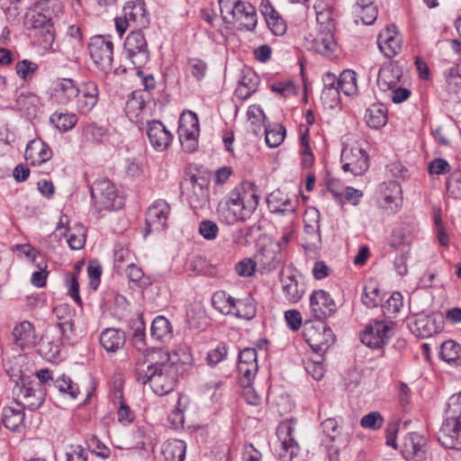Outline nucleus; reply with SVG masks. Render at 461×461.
Here are the masks:
<instances>
[{
  "instance_id": "59",
  "label": "nucleus",
  "mask_w": 461,
  "mask_h": 461,
  "mask_svg": "<svg viewBox=\"0 0 461 461\" xmlns=\"http://www.w3.org/2000/svg\"><path fill=\"white\" fill-rule=\"evenodd\" d=\"M257 262L251 258H244L236 265V272L240 276H251L255 273Z\"/></svg>"
},
{
  "instance_id": "1",
  "label": "nucleus",
  "mask_w": 461,
  "mask_h": 461,
  "mask_svg": "<svg viewBox=\"0 0 461 461\" xmlns=\"http://www.w3.org/2000/svg\"><path fill=\"white\" fill-rule=\"evenodd\" d=\"M183 370V363L171 360L162 348H152L136 360L134 376L139 384H149L156 394L162 396L174 390Z\"/></svg>"
},
{
  "instance_id": "14",
  "label": "nucleus",
  "mask_w": 461,
  "mask_h": 461,
  "mask_svg": "<svg viewBox=\"0 0 461 461\" xmlns=\"http://www.w3.org/2000/svg\"><path fill=\"white\" fill-rule=\"evenodd\" d=\"M199 132L200 127L196 113L188 112L186 117L181 118L178 128L179 140L185 149L192 152L196 149Z\"/></svg>"
},
{
  "instance_id": "8",
  "label": "nucleus",
  "mask_w": 461,
  "mask_h": 461,
  "mask_svg": "<svg viewBox=\"0 0 461 461\" xmlns=\"http://www.w3.org/2000/svg\"><path fill=\"white\" fill-rule=\"evenodd\" d=\"M342 169L354 176L363 175L369 167V157L366 150L358 144L347 145L343 148L340 156Z\"/></svg>"
},
{
  "instance_id": "4",
  "label": "nucleus",
  "mask_w": 461,
  "mask_h": 461,
  "mask_svg": "<svg viewBox=\"0 0 461 461\" xmlns=\"http://www.w3.org/2000/svg\"><path fill=\"white\" fill-rule=\"evenodd\" d=\"M91 198L94 208L102 211H116L124 205V198L119 194L115 185L106 178L98 179L91 187Z\"/></svg>"
},
{
  "instance_id": "9",
  "label": "nucleus",
  "mask_w": 461,
  "mask_h": 461,
  "mask_svg": "<svg viewBox=\"0 0 461 461\" xmlns=\"http://www.w3.org/2000/svg\"><path fill=\"white\" fill-rule=\"evenodd\" d=\"M294 431L291 420L280 423L276 429V435L281 441V445L276 450L280 461H292L301 450L300 445L294 438Z\"/></svg>"
},
{
  "instance_id": "2",
  "label": "nucleus",
  "mask_w": 461,
  "mask_h": 461,
  "mask_svg": "<svg viewBox=\"0 0 461 461\" xmlns=\"http://www.w3.org/2000/svg\"><path fill=\"white\" fill-rule=\"evenodd\" d=\"M258 195L253 191L231 193L222 199L217 207V214L221 221L233 224L245 221L257 209Z\"/></svg>"
},
{
  "instance_id": "16",
  "label": "nucleus",
  "mask_w": 461,
  "mask_h": 461,
  "mask_svg": "<svg viewBox=\"0 0 461 461\" xmlns=\"http://www.w3.org/2000/svg\"><path fill=\"white\" fill-rule=\"evenodd\" d=\"M238 372L242 386L251 385L258 370L256 348H246L239 354Z\"/></svg>"
},
{
  "instance_id": "31",
  "label": "nucleus",
  "mask_w": 461,
  "mask_h": 461,
  "mask_svg": "<svg viewBox=\"0 0 461 461\" xmlns=\"http://www.w3.org/2000/svg\"><path fill=\"white\" fill-rule=\"evenodd\" d=\"M16 107L23 112L29 119L35 118L40 111V98L30 91L21 92L16 96Z\"/></svg>"
},
{
  "instance_id": "53",
  "label": "nucleus",
  "mask_w": 461,
  "mask_h": 461,
  "mask_svg": "<svg viewBox=\"0 0 461 461\" xmlns=\"http://www.w3.org/2000/svg\"><path fill=\"white\" fill-rule=\"evenodd\" d=\"M219 232L218 225L210 220L202 221L199 225V233L208 240H212L217 237Z\"/></svg>"
},
{
  "instance_id": "45",
  "label": "nucleus",
  "mask_w": 461,
  "mask_h": 461,
  "mask_svg": "<svg viewBox=\"0 0 461 461\" xmlns=\"http://www.w3.org/2000/svg\"><path fill=\"white\" fill-rule=\"evenodd\" d=\"M53 385L60 393L68 394L70 399H76L79 393L78 386L73 383L70 377H68L65 375L53 381Z\"/></svg>"
},
{
  "instance_id": "17",
  "label": "nucleus",
  "mask_w": 461,
  "mask_h": 461,
  "mask_svg": "<svg viewBox=\"0 0 461 461\" xmlns=\"http://www.w3.org/2000/svg\"><path fill=\"white\" fill-rule=\"evenodd\" d=\"M282 259L281 248L278 243H268L261 247L255 255V260L260 273L274 271Z\"/></svg>"
},
{
  "instance_id": "21",
  "label": "nucleus",
  "mask_w": 461,
  "mask_h": 461,
  "mask_svg": "<svg viewBox=\"0 0 461 461\" xmlns=\"http://www.w3.org/2000/svg\"><path fill=\"white\" fill-rule=\"evenodd\" d=\"M268 210L271 213L293 215L296 211L297 203L279 189L270 193L267 198Z\"/></svg>"
},
{
  "instance_id": "26",
  "label": "nucleus",
  "mask_w": 461,
  "mask_h": 461,
  "mask_svg": "<svg viewBox=\"0 0 461 461\" xmlns=\"http://www.w3.org/2000/svg\"><path fill=\"white\" fill-rule=\"evenodd\" d=\"M14 340L21 348H32L36 345L37 337L33 325L27 321L16 325L13 330Z\"/></svg>"
},
{
  "instance_id": "20",
  "label": "nucleus",
  "mask_w": 461,
  "mask_h": 461,
  "mask_svg": "<svg viewBox=\"0 0 461 461\" xmlns=\"http://www.w3.org/2000/svg\"><path fill=\"white\" fill-rule=\"evenodd\" d=\"M230 18L237 23L240 31H253L258 22L256 8L251 4L242 1L234 7V12Z\"/></svg>"
},
{
  "instance_id": "30",
  "label": "nucleus",
  "mask_w": 461,
  "mask_h": 461,
  "mask_svg": "<svg viewBox=\"0 0 461 461\" xmlns=\"http://www.w3.org/2000/svg\"><path fill=\"white\" fill-rule=\"evenodd\" d=\"M365 120L368 127L379 130L388 122V109L382 103L371 104L366 111Z\"/></svg>"
},
{
  "instance_id": "24",
  "label": "nucleus",
  "mask_w": 461,
  "mask_h": 461,
  "mask_svg": "<svg viewBox=\"0 0 461 461\" xmlns=\"http://www.w3.org/2000/svg\"><path fill=\"white\" fill-rule=\"evenodd\" d=\"M377 44L380 50L385 57L391 59L394 57L401 50V39L395 31V26L387 27L384 32L379 33Z\"/></svg>"
},
{
  "instance_id": "41",
  "label": "nucleus",
  "mask_w": 461,
  "mask_h": 461,
  "mask_svg": "<svg viewBox=\"0 0 461 461\" xmlns=\"http://www.w3.org/2000/svg\"><path fill=\"white\" fill-rule=\"evenodd\" d=\"M264 133L267 145L270 148H276L284 141L286 130L281 124H275L271 128L266 126Z\"/></svg>"
},
{
  "instance_id": "19",
  "label": "nucleus",
  "mask_w": 461,
  "mask_h": 461,
  "mask_svg": "<svg viewBox=\"0 0 461 461\" xmlns=\"http://www.w3.org/2000/svg\"><path fill=\"white\" fill-rule=\"evenodd\" d=\"M426 453V438L417 433H409L403 440L402 454L408 461H423Z\"/></svg>"
},
{
  "instance_id": "49",
  "label": "nucleus",
  "mask_w": 461,
  "mask_h": 461,
  "mask_svg": "<svg viewBox=\"0 0 461 461\" xmlns=\"http://www.w3.org/2000/svg\"><path fill=\"white\" fill-rule=\"evenodd\" d=\"M67 236V230L64 232ZM68 244L71 249L77 250L84 247L86 242V232L84 227L79 225L76 227L75 231L68 235Z\"/></svg>"
},
{
  "instance_id": "54",
  "label": "nucleus",
  "mask_w": 461,
  "mask_h": 461,
  "mask_svg": "<svg viewBox=\"0 0 461 461\" xmlns=\"http://www.w3.org/2000/svg\"><path fill=\"white\" fill-rule=\"evenodd\" d=\"M384 419L378 411L369 412L368 414L365 415L360 420V424L363 428L372 429H377L381 428Z\"/></svg>"
},
{
  "instance_id": "61",
  "label": "nucleus",
  "mask_w": 461,
  "mask_h": 461,
  "mask_svg": "<svg viewBox=\"0 0 461 461\" xmlns=\"http://www.w3.org/2000/svg\"><path fill=\"white\" fill-rule=\"evenodd\" d=\"M357 86V74L352 69H344L337 77V86Z\"/></svg>"
},
{
  "instance_id": "52",
  "label": "nucleus",
  "mask_w": 461,
  "mask_h": 461,
  "mask_svg": "<svg viewBox=\"0 0 461 461\" xmlns=\"http://www.w3.org/2000/svg\"><path fill=\"white\" fill-rule=\"evenodd\" d=\"M305 371L316 381L321 380L324 375V366L321 360L308 359L304 363Z\"/></svg>"
},
{
  "instance_id": "36",
  "label": "nucleus",
  "mask_w": 461,
  "mask_h": 461,
  "mask_svg": "<svg viewBox=\"0 0 461 461\" xmlns=\"http://www.w3.org/2000/svg\"><path fill=\"white\" fill-rule=\"evenodd\" d=\"M150 334L157 340L167 341L173 337L172 325L166 317L157 316L151 323Z\"/></svg>"
},
{
  "instance_id": "46",
  "label": "nucleus",
  "mask_w": 461,
  "mask_h": 461,
  "mask_svg": "<svg viewBox=\"0 0 461 461\" xmlns=\"http://www.w3.org/2000/svg\"><path fill=\"white\" fill-rule=\"evenodd\" d=\"M341 88H322L321 93V100L324 106L334 109L341 103L340 97Z\"/></svg>"
},
{
  "instance_id": "60",
  "label": "nucleus",
  "mask_w": 461,
  "mask_h": 461,
  "mask_svg": "<svg viewBox=\"0 0 461 461\" xmlns=\"http://www.w3.org/2000/svg\"><path fill=\"white\" fill-rule=\"evenodd\" d=\"M15 69L18 76L26 79L38 69V65L30 60L23 59L16 64Z\"/></svg>"
},
{
  "instance_id": "33",
  "label": "nucleus",
  "mask_w": 461,
  "mask_h": 461,
  "mask_svg": "<svg viewBox=\"0 0 461 461\" xmlns=\"http://www.w3.org/2000/svg\"><path fill=\"white\" fill-rule=\"evenodd\" d=\"M186 444L180 439L167 440L161 449L165 461H184L185 458Z\"/></svg>"
},
{
  "instance_id": "22",
  "label": "nucleus",
  "mask_w": 461,
  "mask_h": 461,
  "mask_svg": "<svg viewBox=\"0 0 461 461\" xmlns=\"http://www.w3.org/2000/svg\"><path fill=\"white\" fill-rule=\"evenodd\" d=\"M147 135L151 146L158 151H164L172 140V134L158 121L148 122Z\"/></svg>"
},
{
  "instance_id": "34",
  "label": "nucleus",
  "mask_w": 461,
  "mask_h": 461,
  "mask_svg": "<svg viewBox=\"0 0 461 461\" xmlns=\"http://www.w3.org/2000/svg\"><path fill=\"white\" fill-rule=\"evenodd\" d=\"M76 92L78 110L83 113L90 112L97 103L98 88H72Z\"/></svg>"
},
{
  "instance_id": "3",
  "label": "nucleus",
  "mask_w": 461,
  "mask_h": 461,
  "mask_svg": "<svg viewBox=\"0 0 461 461\" xmlns=\"http://www.w3.org/2000/svg\"><path fill=\"white\" fill-rule=\"evenodd\" d=\"M209 185L210 179L200 174L186 173L180 182L181 194L185 196L195 214L209 206Z\"/></svg>"
},
{
  "instance_id": "47",
  "label": "nucleus",
  "mask_w": 461,
  "mask_h": 461,
  "mask_svg": "<svg viewBox=\"0 0 461 461\" xmlns=\"http://www.w3.org/2000/svg\"><path fill=\"white\" fill-rule=\"evenodd\" d=\"M402 306V295L399 292H394L383 305V311L384 314L388 315L389 317H392L394 316L397 312H399Z\"/></svg>"
},
{
  "instance_id": "6",
  "label": "nucleus",
  "mask_w": 461,
  "mask_h": 461,
  "mask_svg": "<svg viewBox=\"0 0 461 461\" xmlns=\"http://www.w3.org/2000/svg\"><path fill=\"white\" fill-rule=\"evenodd\" d=\"M303 336L306 343L315 352L322 355L335 342L332 330L321 321H306L303 325ZM321 357V356H320Z\"/></svg>"
},
{
  "instance_id": "23",
  "label": "nucleus",
  "mask_w": 461,
  "mask_h": 461,
  "mask_svg": "<svg viewBox=\"0 0 461 461\" xmlns=\"http://www.w3.org/2000/svg\"><path fill=\"white\" fill-rule=\"evenodd\" d=\"M24 158L32 166H39L52 158V150L41 139H34L27 144Z\"/></svg>"
},
{
  "instance_id": "63",
  "label": "nucleus",
  "mask_w": 461,
  "mask_h": 461,
  "mask_svg": "<svg viewBox=\"0 0 461 461\" xmlns=\"http://www.w3.org/2000/svg\"><path fill=\"white\" fill-rule=\"evenodd\" d=\"M447 190L455 199H461V172L452 175L447 182Z\"/></svg>"
},
{
  "instance_id": "40",
  "label": "nucleus",
  "mask_w": 461,
  "mask_h": 461,
  "mask_svg": "<svg viewBox=\"0 0 461 461\" xmlns=\"http://www.w3.org/2000/svg\"><path fill=\"white\" fill-rule=\"evenodd\" d=\"M231 314H234L238 318L251 320L256 315V306L250 298H246L242 300H235L233 305V312Z\"/></svg>"
},
{
  "instance_id": "32",
  "label": "nucleus",
  "mask_w": 461,
  "mask_h": 461,
  "mask_svg": "<svg viewBox=\"0 0 461 461\" xmlns=\"http://www.w3.org/2000/svg\"><path fill=\"white\" fill-rule=\"evenodd\" d=\"M3 423L5 428L14 432H21L24 429L25 414L21 409L5 406L2 411Z\"/></svg>"
},
{
  "instance_id": "29",
  "label": "nucleus",
  "mask_w": 461,
  "mask_h": 461,
  "mask_svg": "<svg viewBox=\"0 0 461 461\" xmlns=\"http://www.w3.org/2000/svg\"><path fill=\"white\" fill-rule=\"evenodd\" d=\"M99 340L107 352L114 353L123 348L126 337L119 329L107 328L101 332Z\"/></svg>"
},
{
  "instance_id": "13",
  "label": "nucleus",
  "mask_w": 461,
  "mask_h": 461,
  "mask_svg": "<svg viewBox=\"0 0 461 461\" xmlns=\"http://www.w3.org/2000/svg\"><path fill=\"white\" fill-rule=\"evenodd\" d=\"M438 442L446 448H461V419L446 413L445 421L438 433Z\"/></svg>"
},
{
  "instance_id": "12",
  "label": "nucleus",
  "mask_w": 461,
  "mask_h": 461,
  "mask_svg": "<svg viewBox=\"0 0 461 461\" xmlns=\"http://www.w3.org/2000/svg\"><path fill=\"white\" fill-rule=\"evenodd\" d=\"M393 336V326L383 321L368 324L361 334V341L373 349H382Z\"/></svg>"
},
{
  "instance_id": "56",
  "label": "nucleus",
  "mask_w": 461,
  "mask_h": 461,
  "mask_svg": "<svg viewBox=\"0 0 461 461\" xmlns=\"http://www.w3.org/2000/svg\"><path fill=\"white\" fill-rule=\"evenodd\" d=\"M266 21L269 29L275 35H283L285 32L286 24L277 13L267 17Z\"/></svg>"
},
{
  "instance_id": "11",
  "label": "nucleus",
  "mask_w": 461,
  "mask_h": 461,
  "mask_svg": "<svg viewBox=\"0 0 461 461\" xmlns=\"http://www.w3.org/2000/svg\"><path fill=\"white\" fill-rule=\"evenodd\" d=\"M91 59L101 70L107 72L113 60V43L102 35L91 38L88 44Z\"/></svg>"
},
{
  "instance_id": "39",
  "label": "nucleus",
  "mask_w": 461,
  "mask_h": 461,
  "mask_svg": "<svg viewBox=\"0 0 461 461\" xmlns=\"http://www.w3.org/2000/svg\"><path fill=\"white\" fill-rule=\"evenodd\" d=\"M213 308L222 314H231L233 312L234 298L224 291H217L212 296Z\"/></svg>"
},
{
  "instance_id": "15",
  "label": "nucleus",
  "mask_w": 461,
  "mask_h": 461,
  "mask_svg": "<svg viewBox=\"0 0 461 461\" xmlns=\"http://www.w3.org/2000/svg\"><path fill=\"white\" fill-rule=\"evenodd\" d=\"M310 310L317 321H323L336 312L337 305L328 292L315 290L310 296Z\"/></svg>"
},
{
  "instance_id": "62",
  "label": "nucleus",
  "mask_w": 461,
  "mask_h": 461,
  "mask_svg": "<svg viewBox=\"0 0 461 461\" xmlns=\"http://www.w3.org/2000/svg\"><path fill=\"white\" fill-rule=\"evenodd\" d=\"M188 66L192 75L197 79H202L207 70V65L202 59H189Z\"/></svg>"
},
{
  "instance_id": "58",
  "label": "nucleus",
  "mask_w": 461,
  "mask_h": 461,
  "mask_svg": "<svg viewBox=\"0 0 461 461\" xmlns=\"http://www.w3.org/2000/svg\"><path fill=\"white\" fill-rule=\"evenodd\" d=\"M88 447L93 448V452L95 453L97 456H100L104 459H106L111 455V450L107 447L98 438L93 436L88 440Z\"/></svg>"
},
{
  "instance_id": "7",
  "label": "nucleus",
  "mask_w": 461,
  "mask_h": 461,
  "mask_svg": "<svg viewBox=\"0 0 461 461\" xmlns=\"http://www.w3.org/2000/svg\"><path fill=\"white\" fill-rule=\"evenodd\" d=\"M123 52L126 59L136 68H140L147 63L149 59V50L141 30L132 31L127 35L123 44Z\"/></svg>"
},
{
  "instance_id": "57",
  "label": "nucleus",
  "mask_w": 461,
  "mask_h": 461,
  "mask_svg": "<svg viewBox=\"0 0 461 461\" xmlns=\"http://www.w3.org/2000/svg\"><path fill=\"white\" fill-rule=\"evenodd\" d=\"M388 188L391 190L392 194H385L384 201L386 203H394L395 208H398L401 206V197L400 194H402V189L400 185L396 181H391L388 184Z\"/></svg>"
},
{
  "instance_id": "44",
  "label": "nucleus",
  "mask_w": 461,
  "mask_h": 461,
  "mask_svg": "<svg viewBox=\"0 0 461 461\" xmlns=\"http://www.w3.org/2000/svg\"><path fill=\"white\" fill-rule=\"evenodd\" d=\"M402 77V73L399 68H384L379 70L377 83L386 86H397Z\"/></svg>"
},
{
  "instance_id": "27",
  "label": "nucleus",
  "mask_w": 461,
  "mask_h": 461,
  "mask_svg": "<svg viewBox=\"0 0 461 461\" xmlns=\"http://www.w3.org/2000/svg\"><path fill=\"white\" fill-rule=\"evenodd\" d=\"M123 14L128 21L137 28H145L149 24L143 0L128 3L123 7Z\"/></svg>"
},
{
  "instance_id": "42",
  "label": "nucleus",
  "mask_w": 461,
  "mask_h": 461,
  "mask_svg": "<svg viewBox=\"0 0 461 461\" xmlns=\"http://www.w3.org/2000/svg\"><path fill=\"white\" fill-rule=\"evenodd\" d=\"M414 332H417V336L421 338H429L438 330L435 320L429 316L417 318L414 321Z\"/></svg>"
},
{
  "instance_id": "28",
  "label": "nucleus",
  "mask_w": 461,
  "mask_h": 461,
  "mask_svg": "<svg viewBox=\"0 0 461 461\" xmlns=\"http://www.w3.org/2000/svg\"><path fill=\"white\" fill-rule=\"evenodd\" d=\"M150 88H137L129 95L125 105L128 116H137L151 100Z\"/></svg>"
},
{
  "instance_id": "38",
  "label": "nucleus",
  "mask_w": 461,
  "mask_h": 461,
  "mask_svg": "<svg viewBox=\"0 0 461 461\" xmlns=\"http://www.w3.org/2000/svg\"><path fill=\"white\" fill-rule=\"evenodd\" d=\"M441 358L451 365H461V346L454 340H447L442 343L440 348Z\"/></svg>"
},
{
  "instance_id": "25",
  "label": "nucleus",
  "mask_w": 461,
  "mask_h": 461,
  "mask_svg": "<svg viewBox=\"0 0 461 461\" xmlns=\"http://www.w3.org/2000/svg\"><path fill=\"white\" fill-rule=\"evenodd\" d=\"M282 289L285 299L290 303H297L304 293L303 285H300L296 276L293 271H289L285 275V271H281Z\"/></svg>"
},
{
  "instance_id": "35",
  "label": "nucleus",
  "mask_w": 461,
  "mask_h": 461,
  "mask_svg": "<svg viewBox=\"0 0 461 461\" xmlns=\"http://www.w3.org/2000/svg\"><path fill=\"white\" fill-rule=\"evenodd\" d=\"M248 129L258 135L266 127L267 116L259 105L252 104L247 111Z\"/></svg>"
},
{
  "instance_id": "50",
  "label": "nucleus",
  "mask_w": 461,
  "mask_h": 461,
  "mask_svg": "<svg viewBox=\"0 0 461 461\" xmlns=\"http://www.w3.org/2000/svg\"><path fill=\"white\" fill-rule=\"evenodd\" d=\"M227 347L224 343H220L215 348L208 351L206 356L207 364L214 366L227 357Z\"/></svg>"
},
{
  "instance_id": "37",
  "label": "nucleus",
  "mask_w": 461,
  "mask_h": 461,
  "mask_svg": "<svg viewBox=\"0 0 461 461\" xmlns=\"http://www.w3.org/2000/svg\"><path fill=\"white\" fill-rule=\"evenodd\" d=\"M314 50L323 56H330L336 49L333 34L330 31L321 32L312 41Z\"/></svg>"
},
{
  "instance_id": "10",
  "label": "nucleus",
  "mask_w": 461,
  "mask_h": 461,
  "mask_svg": "<svg viewBox=\"0 0 461 461\" xmlns=\"http://www.w3.org/2000/svg\"><path fill=\"white\" fill-rule=\"evenodd\" d=\"M26 30H38L40 44L44 50H51L55 41V31L51 19L41 12L32 13L26 16L24 21Z\"/></svg>"
},
{
  "instance_id": "18",
  "label": "nucleus",
  "mask_w": 461,
  "mask_h": 461,
  "mask_svg": "<svg viewBox=\"0 0 461 461\" xmlns=\"http://www.w3.org/2000/svg\"><path fill=\"white\" fill-rule=\"evenodd\" d=\"M170 212L168 203L164 200H158L150 205L146 213V235L156 230H163L167 225Z\"/></svg>"
},
{
  "instance_id": "5",
  "label": "nucleus",
  "mask_w": 461,
  "mask_h": 461,
  "mask_svg": "<svg viewBox=\"0 0 461 461\" xmlns=\"http://www.w3.org/2000/svg\"><path fill=\"white\" fill-rule=\"evenodd\" d=\"M7 373L19 391L17 397L21 404L30 410L40 408L44 402L45 396V393L41 384H33L29 376L21 375V370L15 373L14 369H11L8 370Z\"/></svg>"
},
{
  "instance_id": "64",
  "label": "nucleus",
  "mask_w": 461,
  "mask_h": 461,
  "mask_svg": "<svg viewBox=\"0 0 461 461\" xmlns=\"http://www.w3.org/2000/svg\"><path fill=\"white\" fill-rule=\"evenodd\" d=\"M446 413L461 419V393L450 397Z\"/></svg>"
},
{
  "instance_id": "43",
  "label": "nucleus",
  "mask_w": 461,
  "mask_h": 461,
  "mask_svg": "<svg viewBox=\"0 0 461 461\" xmlns=\"http://www.w3.org/2000/svg\"><path fill=\"white\" fill-rule=\"evenodd\" d=\"M50 121L60 131H68L76 125L77 119L73 113H54Z\"/></svg>"
},
{
  "instance_id": "51",
  "label": "nucleus",
  "mask_w": 461,
  "mask_h": 461,
  "mask_svg": "<svg viewBox=\"0 0 461 461\" xmlns=\"http://www.w3.org/2000/svg\"><path fill=\"white\" fill-rule=\"evenodd\" d=\"M381 302L379 289L377 287L364 288V294L362 295V303L368 308L377 306Z\"/></svg>"
},
{
  "instance_id": "48",
  "label": "nucleus",
  "mask_w": 461,
  "mask_h": 461,
  "mask_svg": "<svg viewBox=\"0 0 461 461\" xmlns=\"http://www.w3.org/2000/svg\"><path fill=\"white\" fill-rule=\"evenodd\" d=\"M259 226H250L246 229H240L232 235V241L238 246L247 247L250 244L255 230H259Z\"/></svg>"
},
{
  "instance_id": "55",
  "label": "nucleus",
  "mask_w": 461,
  "mask_h": 461,
  "mask_svg": "<svg viewBox=\"0 0 461 461\" xmlns=\"http://www.w3.org/2000/svg\"><path fill=\"white\" fill-rule=\"evenodd\" d=\"M106 133V129L95 123H87L83 128L84 136L93 141H100Z\"/></svg>"
}]
</instances>
